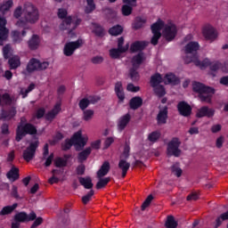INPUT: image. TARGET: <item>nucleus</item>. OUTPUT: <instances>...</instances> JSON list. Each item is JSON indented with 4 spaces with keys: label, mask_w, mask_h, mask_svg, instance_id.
<instances>
[{
    "label": "nucleus",
    "mask_w": 228,
    "mask_h": 228,
    "mask_svg": "<svg viewBox=\"0 0 228 228\" xmlns=\"http://www.w3.org/2000/svg\"><path fill=\"white\" fill-rule=\"evenodd\" d=\"M13 17L18 20L15 23L17 28H26L28 24H37L40 20V12L33 4L26 3L23 7L15 8Z\"/></svg>",
    "instance_id": "nucleus-1"
},
{
    "label": "nucleus",
    "mask_w": 228,
    "mask_h": 228,
    "mask_svg": "<svg viewBox=\"0 0 228 228\" xmlns=\"http://www.w3.org/2000/svg\"><path fill=\"white\" fill-rule=\"evenodd\" d=\"M161 29H163L162 37L167 42H172L177 36V27L175 24L172 22L165 24L162 20H159L151 26L153 37H151V42L152 45H158V40L161 38Z\"/></svg>",
    "instance_id": "nucleus-2"
},
{
    "label": "nucleus",
    "mask_w": 228,
    "mask_h": 228,
    "mask_svg": "<svg viewBox=\"0 0 228 228\" xmlns=\"http://www.w3.org/2000/svg\"><path fill=\"white\" fill-rule=\"evenodd\" d=\"M193 91L199 94V98L201 102L211 103V98L215 94V89L204 86L199 82H195L192 86Z\"/></svg>",
    "instance_id": "nucleus-3"
},
{
    "label": "nucleus",
    "mask_w": 228,
    "mask_h": 228,
    "mask_svg": "<svg viewBox=\"0 0 228 228\" xmlns=\"http://www.w3.org/2000/svg\"><path fill=\"white\" fill-rule=\"evenodd\" d=\"M26 134H37V127L31 123L18 126L16 130V142H20Z\"/></svg>",
    "instance_id": "nucleus-4"
},
{
    "label": "nucleus",
    "mask_w": 228,
    "mask_h": 228,
    "mask_svg": "<svg viewBox=\"0 0 228 228\" xmlns=\"http://www.w3.org/2000/svg\"><path fill=\"white\" fill-rule=\"evenodd\" d=\"M181 140L177 137H174L168 143L167 148V156H175V158H179L182 154L181 149Z\"/></svg>",
    "instance_id": "nucleus-5"
},
{
    "label": "nucleus",
    "mask_w": 228,
    "mask_h": 228,
    "mask_svg": "<svg viewBox=\"0 0 228 228\" xmlns=\"http://www.w3.org/2000/svg\"><path fill=\"white\" fill-rule=\"evenodd\" d=\"M50 62L43 61L37 59H31L27 65V72L31 74V72H35L36 70H46L49 69Z\"/></svg>",
    "instance_id": "nucleus-6"
},
{
    "label": "nucleus",
    "mask_w": 228,
    "mask_h": 228,
    "mask_svg": "<svg viewBox=\"0 0 228 228\" xmlns=\"http://www.w3.org/2000/svg\"><path fill=\"white\" fill-rule=\"evenodd\" d=\"M79 22L81 20L76 17H67L65 20H62L61 24L60 25V29L64 31L67 29L69 34L70 35L73 29H76L77 26H79Z\"/></svg>",
    "instance_id": "nucleus-7"
},
{
    "label": "nucleus",
    "mask_w": 228,
    "mask_h": 228,
    "mask_svg": "<svg viewBox=\"0 0 228 228\" xmlns=\"http://www.w3.org/2000/svg\"><path fill=\"white\" fill-rule=\"evenodd\" d=\"M83 39H77V41L68 42L64 45L63 54L64 56H72L77 49L83 47Z\"/></svg>",
    "instance_id": "nucleus-8"
},
{
    "label": "nucleus",
    "mask_w": 228,
    "mask_h": 228,
    "mask_svg": "<svg viewBox=\"0 0 228 228\" xmlns=\"http://www.w3.org/2000/svg\"><path fill=\"white\" fill-rule=\"evenodd\" d=\"M71 140L77 151H81V149H83L88 142V135L83 136L81 130H79L78 132L74 134Z\"/></svg>",
    "instance_id": "nucleus-9"
},
{
    "label": "nucleus",
    "mask_w": 228,
    "mask_h": 228,
    "mask_svg": "<svg viewBox=\"0 0 228 228\" xmlns=\"http://www.w3.org/2000/svg\"><path fill=\"white\" fill-rule=\"evenodd\" d=\"M38 148V141L31 142L29 146L23 151V159L25 161L29 162L33 158H35V152H37V149Z\"/></svg>",
    "instance_id": "nucleus-10"
},
{
    "label": "nucleus",
    "mask_w": 228,
    "mask_h": 228,
    "mask_svg": "<svg viewBox=\"0 0 228 228\" xmlns=\"http://www.w3.org/2000/svg\"><path fill=\"white\" fill-rule=\"evenodd\" d=\"M200 49V45L197 42H190L185 45V57L184 61H186V58H193L195 56L197 58V51Z\"/></svg>",
    "instance_id": "nucleus-11"
},
{
    "label": "nucleus",
    "mask_w": 228,
    "mask_h": 228,
    "mask_svg": "<svg viewBox=\"0 0 228 228\" xmlns=\"http://www.w3.org/2000/svg\"><path fill=\"white\" fill-rule=\"evenodd\" d=\"M6 18L0 16V45H4V42L8 40L10 30L6 28Z\"/></svg>",
    "instance_id": "nucleus-12"
},
{
    "label": "nucleus",
    "mask_w": 228,
    "mask_h": 228,
    "mask_svg": "<svg viewBox=\"0 0 228 228\" xmlns=\"http://www.w3.org/2000/svg\"><path fill=\"white\" fill-rule=\"evenodd\" d=\"M202 35L206 40H209L210 42H214V40H216V37H218V33L215 28L210 25H207L203 28Z\"/></svg>",
    "instance_id": "nucleus-13"
},
{
    "label": "nucleus",
    "mask_w": 228,
    "mask_h": 228,
    "mask_svg": "<svg viewBox=\"0 0 228 228\" xmlns=\"http://www.w3.org/2000/svg\"><path fill=\"white\" fill-rule=\"evenodd\" d=\"M37 218V214L35 212H31L28 215L26 212H20L14 216L15 222H20L24 224V222H33Z\"/></svg>",
    "instance_id": "nucleus-14"
},
{
    "label": "nucleus",
    "mask_w": 228,
    "mask_h": 228,
    "mask_svg": "<svg viewBox=\"0 0 228 228\" xmlns=\"http://www.w3.org/2000/svg\"><path fill=\"white\" fill-rule=\"evenodd\" d=\"M194 63L196 67H200V69H206L211 65V61L209 59H205L202 61H199L198 57L195 55L191 58H186L185 63Z\"/></svg>",
    "instance_id": "nucleus-15"
},
{
    "label": "nucleus",
    "mask_w": 228,
    "mask_h": 228,
    "mask_svg": "<svg viewBox=\"0 0 228 228\" xmlns=\"http://www.w3.org/2000/svg\"><path fill=\"white\" fill-rule=\"evenodd\" d=\"M196 117L198 118H202L204 117H208V118H211L215 117V110L208 106H203L197 110Z\"/></svg>",
    "instance_id": "nucleus-16"
},
{
    "label": "nucleus",
    "mask_w": 228,
    "mask_h": 228,
    "mask_svg": "<svg viewBox=\"0 0 228 228\" xmlns=\"http://www.w3.org/2000/svg\"><path fill=\"white\" fill-rule=\"evenodd\" d=\"M60 111H61V102H58L54 105V107L45 115L46 120H50V122H52V120H54V118H56Z\"/></svg>",
    "instance_id": "nucleus-17"
},
{
    "label": "nucleus",
    "mask_w": 228,
    "mask_h": 228,
    "mask_svg": "<svg viewBox=\"0 0 228 228\" xmlns=\"http://www.w3.org/2000/svg\"><path fill=\"white\" fill-rule=\"evenodd\" d=\"M123 3H125V5L122 6L123 15H131L133 12V6H136V0H123Z\"/></svg>",
    "instance_id": "nucleus-18"
},
{
    "label": "nucleus",
    "mask_w": 228,
    "mask_h": 228,
    "mask_svg": "<svg viewBox=\"0 0 228 228\" xmlns=\"http://www.w3.org/2000/svg\"><path fill=\"white\" fill-rule=\"evenodd\" d=\"M177 109L183 117H190L191 115V107L184 102L178 103Z\"/></svg>",
    "instance_id": "nucleus-19"
},
{
    "label": "nucleus",
    "mask_w": 228,
    "mask_h": 228,
    "mask_svg": "<svg viewBox=\"0 0 228 228\" xmlns=\"http://www.w3.org/2000/svg\"><path fill=\"white\" fill-rule=\"evenodd\" d=\"M131 167V164L127 162L124 159H120L118 164V170L121 171L122 177H126L127 175V170Z\"/></svg>",
    "instance_id": "nucleus-20"
},
{
    "label": "nucleus",
    "mask_w": 228,
    "mask_h": 228,
    "mask_svg": "<svg viewBox=\"0 0 228 228\" xmlns=\"http://www.w3.org/2000/svg\"><path fill=\"white\" fill-rule=\"evenodd\" d=\"M127 49H129V45H126L123 49L120 48H112L110 50V58H112L113 60H117L118 58H120V55L123 53H126V51H127Z\"/></svg>",
    "instance_id": "nucleus-21"
},
{
    "label": "nucleus",
    "mask_w": 228,
    "mask_h": 228,
    "mask_svg": "<svg viewBox=\"0 0 228 228\" xmlns=\"http://www.w3.org/2000/svg\"><path fill=\"white\" fill-rule=\"evenodd\" d=\"M15 102V98L10 96L9 94L5 93L0 94V106H11Z\"/></svg>",
    "instance_id": "nucleus-22"
},
{
    "label": "nucleus",
    "mask_w": 228,
    "mask_h": 228,
    "mask_svg": "<svg viewBox=\"0 0 228 228\" xmlns=\"http://www.w3.org/2000/svg\"><path fill=\"white\" fill-rule=\"evenodd\" d=\"M131 120V115L126 114L122 116L118 121V131H124Z\"/></svg>",
    "instance_id": "nucleus-23"
},
{
    "label": "nucleus",
    "mask_w": 228,
    "mask_h": 228,
    "mask_svg": "<svg viewBox=\"0 0 228 228\" xmlns=\"http://www.w3.org/2000/svg\"><path fill=\"white\" fill-rule=\"evenodd\" d=\"M28 45L31 51L37 50L40 47V37H38V35H33L28 41Z\"/></svg>",
    "instance_id": "nucleus-24"
},
{
    "label": "nucleus",
    "mask_w": 228,
    "mask_h": 228,
    "mask_svg": "<svg viewBox=\"0 0 228 228\" xmlns=\"http://www.w3.org/2000/svg\"><path fill=\"white\" fill-rule=\"evenodd\" d=\"M110 168H111L110 162L105 161L97 172L98 179H101V177H104V175H108V173L110 172Z\"/></svg>",
    "instance_id": "nucleus-25"
},
{
    "label": "nucleus",
    "mask_w": 228,
    "mask_h": 228,
    "mask_svg": "<svg viewBox=\"0 0 228 228\" xmlns=\"http://www.w3.org/2000/svg\"><path fill=\"white\" fill-rule=\"evenodd\" d=\"M115 92L119 99V102H124V100L126 99V94H124V87L122 86V82H118L115 85Z\"/></svg>",
    "instance_id": "nucleus-26"
},
{
    "label": "nucleus",
    "mask_w": 228,
    "mask_h": 228,
    "mask_svg": "<svg viewBox=\"0 0 228 228\" xmlns=\"http://www.w3.org/2000/svg\"><path fill=\"white\" fill-rule=\"evenodd\" d=\"M15 115H17L15 108L11 109L10 111L2 110L0 113V120H12Z\"/></svg>",
    "instance_id": "nucleus-27"
},
{
    "label": "nucleus",
    "mask_w": 228,
    "mask_h": 228,
    "mask_svg": "<svg viewBox=\"0 0 228 228\" xmlns=\"http://www.w3.org/2000/svg\"><path fill=\"white\" fill-rule=\"evenodd\" d=\"M149 45V43L145 41H137L135 43H133L130 49L132 53H137V51H143V49Z\"/></svg>",
    "instance_id": "nucleus-28"
},
{
    "label": "nucleus",
    "mask_w": 228,
    "mask_h": 228,
    "mask_svg": "<svg viewBox=\"0 0 228 228\" xmlns=\"http://www.w3.org/2000/svg\"><path fill=\"white\" fill-rule=\"evenodd\" d=\"M143 60H145L143 53H138L137 55H134L132 59L133 69H139L140 64L143 63Z\"/></svg>",
    "instance_id": "nucleus-29"
},
{
    "label": "nucleus",
    "mask_w": 228,
    "mask_h": 228,
    "mask_svg": "<svg viewBox=\"0 0 228 228\" xmlns=\"http://www.w3.org/2000/svg\"><path fill=\"white\" fill-rule=\"evenodd\" d=\"M7 179L12 181V183H15L17 179H19V168L12 167V169L6 175Z\"/></svg>",
    "instance_id": "nucleus-30"
},
{
    "label": "nucleus",
    "mask_w": 228,
    "mask_h": 228,
    "mask_svg": "<svg viewBox=\"0 0 228 228\" xmlns=\"http://www.w3.org/2000/svg\"><path fill=\"white\" fill-rule=\"evenodd\" d=\"M130 108L131 110H138L143 104V100L142 97L135 96L130 100Z\"/></svg>",
    "instance_id": "nucleus-31"
},
{
    "label": "nucleus",
    "mask_w": 228,
    "mask_h": 228,
    "mask_svg": "<svg viewBox=\"0 0 228 228\" xmlns=\"http://www.w3.org/2000/svg\"><path fill=\"white\" fill-rule=\"evenodd\" d=\"M167 118H168V110L165 108L157 116L158 124H167Z\"/></svg>",
    "instance_id": "nucleus-32"
},
{
    "label": "nucleus",
    "mask_w": 228,
    "mask_h": 228,
    "mask_svg": "<svg viewBox=\"0 0 228 228\" xmlns=\"http://www.w3.org/2000/svg\"><path fill=\"white\" fill-rule=\"evenodd\" d=\"M12 37L14 44H20V42H22V37H26V30H22L21 34L17 30H13L12 32Z\"/></svg>",
    "instance_id": "nucleus-33"
},
{
    "label": "nucleus",
    "mask_w": 228,
    "mask_h": 228,
    "mask_svg": "<svg viewBox=\"0 0 228 228\" xmlns=\"http://www.w3.org/2000/svg\"><path fill=\"white\" fill-rule=\"evenodd\" d=\"M8 63L11 69H19V67H20V57L14 55L9 59Z\"/></svg>",
    "instance_id": "nucleus-34"
},
{
    "label": "nucleus",
    "mask_w": 228,
    "mask_h": 228,
    "mask_svg": "<svg viewBox=\"0 0 228 228\" xmlns=\"http://www.w3.org/2000/svg\"><path fill=\"white\" fill-rule=\"evenodd\" d=\"M79 183L86 188V190H92L94 188V183H92V178L90 177H80Z\"/></svg>",
    "instance_id": "nucleus-35"
},
{
    "label": "nucleus",
    "mask_w": 228,
    "mask_h": 228,
    "mask_svg": "<svg viewBox=\"0 0 228 228\" xmlns=\"http://www.w3.org/2000/svg\"><path fill=\"white\" fill-rule=\"evenodd\" d=\"M163 81L165 85H177V83H179V80L177 79L175 75L172 73L166 75Z\"/></svg>",
    "instance_id": "nucleus-36"
},
{
    "label": "nucleus",
    "mask_w": 228,
    "mask_h": 228,
    "mask_svg": "<svg viewBox=\"0 0 228 228\" xmlns=\"http://www.w3.org/2000/svg\"><path fill=\"white\" fill-rule=\"evenodd\" d=\"M161 81H163V77H161L160 74H155L151 77V86L153 88H156L157 86H161V85H159V83H161Z\"/></svg>",
    "instance_id": "nucleus-37"
},
{
    "label": "nucleus",
    "mask_w": 228,
    "mask_h": 228,
    "mask_svg": "<svg viewBox=\"0 0 228 228\" xmlns=\"http://www.w3.org/2000/svg\"><path fill=\"white\" fill-rule=\"evenodd\" d=\"M17 206V203H14L12 206L4 207L0 211V216H4V215H11V213H13Z\"/></svg>",
    "instance_id": "nucleus-38"
},
{
    "label": "nucleus",
    "mask_w": 228,
    "mask_h": 228,
    "mask_svg": "<svg viewBox=\"0 0 228 228\" xmlns=\"http://www.w3.org/2000/svg\"><path fill=\"white\" fill-rule=\"evenodd\" d=\"M13 6V1L9 0L7 2H4V4H0V12L4 15L10 8Z\"/></svg>",
    "instance_id": "nucleus-39"
},
{
    "label": "nucleus",
    "mask_w": 228,
    "mask_h": 228,
    "mask_svg": "<svg viewBox=\"0 0 228 228\" xmlns=\"http://www.w3.org/2000/svg\"><path fill=\"white\" fill-rule=\"evenodd\" d=\"M110 181H111V178H110V177L99 178V181L96 183V190H101V189L104 188V186H106L108 184V183H110Z\"/></svg>",
    "instance_id": "nucleus-40"
},
{
    "label": "nucleus",
    "mask_w": 228,
    "mask_h": 228,
    "mask_svg": "<svg viewBox=\"0 0 228 228\" xmlns=\"http://www.w3.org/2000/svg\"><path fill=\"white\" fill-rule=\"evenodd\" d=\"M165 225L167 228H177V222L173 216H168Z\"/></svg>",
    "instance_id": "nucleus-41"
},
{
    "label": "nucleus",
    "mask_w": 228,
    "mask_h": 228,
    "mask_svg": "<svg viewBox=\"0 0 228 228\" xmlns=\"http://www.w3.org/2000/svg\"><path fill=\"white\" fill-rule=\"evenodd\" d=\"M123 31H124V28L118 25L112 27L109 30L110 35H112L113 37H118V35H121Z\"/></svg>",
    "instance_id": "nucleus-42"
},
{
    "label": "nucleus",
    "mask_w": 228,
    "mask_h": 228,
    "mask_svg": "<svg viewBox=\"0 0 228 228\" xmlns=\"http://www.w3.org/2000/svg\"><path fill=\"white\" fill-rule=\"evenodd\" d=\"M90 154H92V148L89 147L78 154L79 161L86 160V158H88V156H90Z\"/></svg>",
    "instance_id": "nucleus-43"
},
{
    "label": "nucleus",
    "mask_w": 228,
    "mask_h": 228,
    "mask_svg": "<svg viewBox=\"0 0 228 228\" xmlns=\"http://www.w3.org/2000/svg\"><path fill=\"white\" fill-rule=\"evenodd\" d=\"M33 90H35V84H30L27 89H20V95H22L23 99H26V97H28V94H29V92H33Z\"/></svg>",
    "instance_id": "nucleus-44"
},
{
    "label": "nucleus",
    "mask_w": 228,
    "mask_h": 228,
    "mask_svg": "<svg viewBox=\"0 0 228 228\" xmlns=\"http://www.w3.org/2000/svg\"><path fill=\"white\" fill-rule=\"evenodd\" d=\"M94 112L92 110H84L82 119H84L86 122H89V120L94 118Z\"/></svg>",
    "instance_id": "nucleus-45"
},
{
    "label": "nucleus",
    "mask_w": 228,
    "mask_h": 228,
    "mask_svg": "<svg viewBox=\"0 0 228 228\" xmlns=\"http://www.w3.org/2000/svg\"><path fill=\"white\" fill-rule=\"evenodd\" d=\"M171 172L174 175H176V177H181V175H183V169L179 167L178 164H175L171 167Z\"/></svg>",
    "instance_id": "nucleus-46"
},
{
    "label": "nucleus",
    "mask_w": 228,
    "mask_h": 228,
    "mask_svg": "<svg viewBox=\"0 0 228 228\" xmlns=\"http://www.w3.org/2000/svg\"><path fill=\"white\" fill-rule=\"evenodd\" d=\"M161 136V134L159 132H152L148 135L149 142H151V143H154L159 140V137Z\"/></svg>",
    "instance_id": "nucleus-47"
},
{
    "label": "nucleus",
    "mask_w": 228,
    "mask_h": 228,
    "mask_svg": "<svg viewBox=\"0 0 228 228\" xmlns=\"http://www.w3.org/2000/svg\"><path fill=\"white\" fill-rule=\"evenodd\" d=\"M136 68H132L129 72L130 78L132 81H138L140 79V74L136 71Z\"/></svg>",
    "instance_id": "nucleus-48"
},
{
    "label": "nucleus",
    "mask_w": 228,
    "mask_h": 228,
    "mask_svg": "<svg viewBox=\"0 0 228 228\" xmlns=\"http://www.w3.org/2000/svg\"><path fill=\"white\" fill-rule=\"evenodd\" d=\"M87 5L86 7V13H92L95 10V4L94 0H86Z\"/></svg>",
    "instance_id": "nucleus-49"
},
{
    "label": "nucleus",
    "mask_w": 228,
    "mask_h": 228,
    "mask_svg": "<svg viewBox=\"0 0 228 228\" xmlns=\"http://www.w3.org/2000/svg\"><path fill=\"white\" fill-rule=\"evenodd\" d=\"M154 199V197L152 195H149L147 197V199L144 200V202L142 203L141 208L142 211H145V209H147V208H149V206H151V202H152V200Z\"/></svg>",
    "instance_id": "nucleus-50"
},
{
    "label": "nucleus",
    "mask_w": 228,
    "mask_h": 228,
    "mask_svg": "<svg viewBox=\"0 0 228 228\" xmlns=\"http://www.w3.org/2000/svg\"><path fill=\"white\" fill-rule=\"evenodd\" d=\"M153 88L156 95H158L159 97H163V95L167 94V92H165V87H163V86H158L157 87Z\"/></svg>",
    "instance_id": "nucleus-51"
},
{
    "label": "nucleus",
    "mask_w": 228,
    "mask_h": 228,
    "mask_svg": "<svg viewBox=\"0 0 228 228\" xmlns=\"http://www.w3.org/2000/svg\"><path fill=\"white\" fill-rule=\"evenodd\" d=\"M94 191L91 190L86 196L82 197V202L83 204H87L92 200V197H94Z\"/></svg>",
    "instance_id": "nucleus-52"
},
{
    "label": "nucleus",
    "mask_w": 228,
    "mask_h": 228,
    "mask_svg": "<svg viewBox=\"0 0 228 228\" xmlns=\"http://www.w3.org/2000/svg\"><path fill=\"white\" fill-rule=\"evenodd\" d=\"M55 167H66L67 166V159H61V158H57L54 161Z\"/></svg>",
    "instance_id": "nucleus-53"
},
{
    "label": "nucleus",
    "mask_w": 228,
    "mask_h": 228,
    "mask_svg": "<svg viewBox=\"0 0 228 228\" xmlns=\"http://www.w3.org/2000/svg\"><path fill=\"white\" fill-rule=\"evenodd\" d=\"M90 105V100L88 99H82L80 102H79V108L80 110H86L88 108V106Z\"/></svg>",
    "instance_id": "nucleus-54"
},
{
    "label": "nucleus",
    "mask_w": 228,
    "mask_h": 228,
    "mask_svg": "<svg viewBox=\"0 0 228 228\" xmlns=\"http://www.w3.org/2000/svg\"><path fill=\"white\" fill-rule=\"evenodd\" d=\"M91 61L94 65H101L104 61V58L102 56H94L91 59Z\"/></svg>",
    "instance_id": "nucleus-55"
},
{
    "label": "nucleus",
    "mask_w": 228,
    "mask_h": 228,
    "mask_svg": "<svg viewBox=\"0 0 228 228\" xmlns=\"http://www.w3.org/2000/svg\"><path fill=\"white\" fill-rule=\"evenodd\" d=\"M10 51H12V47L10 46V45H6L3 48L4 58H5V60H8V58H10Z\"/></svg>",
    "instance_id": "nucleus-56"
},
{
    "label": "nucleus",
    "mask_w": 228,
    "mask_h": 228,
    "mask_svg": "<svg viewBox=\"0 0 228 228\" xmlns=\"http://www.w3.org/2000/svg\"><path fill=\"white\" fill-rule=\"evenodd\" d=\"M94 33H95L97 37H102V35H104V29L102 28V27L97 25L94 29Z\"/></svg>",
    "instance_id": "nucleus-57"
},
{
    "label": "nucleus",
    "mask_w": 228,
    "mask_h": 228,
    "mask_svg": "<svg viewBox=\"0 0 228 228\" xmlns=\"http://www.w3.org/2000/svg\"><path fill=\"white\" fill-rule=\"evenodd\" d=\"M72 145H74L72 139L66 140V142L62 144V149H63V151H69V149H70V147H72Z\"/></svg>",
    "instance_id": "nucleus-58"
},
{
    "label": "nucleus",
    "mask_w": 228,
    "mask_h": 228,
    "mask_svg": "<svg viewBox=\"0 0 228 228\" xmlns=\"http://www.w3.org/2000/svg\"><path fill=\"white\" fill-rule=\"evenodd\" d=\"M219 69H222V64L220 62H214L210 64V70H212V72H216Z\"/></svg>",
    "instance_id": "nucleus-59"
},
{
    "label": "nucleus",
    "mask_w": 228,
    "mask_h": 228,
    "mask_svg": "<svg viewBox=\"0 0 228 228\" xmlns=\"http://www.w3.org/2000/svg\"><path fill=\"white\" fill-rule=\"evenodd\" d=\"M126 90L128 92H134V93L140 92V86H134V85L133 84H128L126 86Z\"/></svg>",
    "instance_id": "nucleus-60"
},
{
    "label": "nucleus",
    "mask_w": 228,
    "mask_h": 228,
    "mask_svg": "<svg viewBox=\"0 0 228 228\" xmlns=\"http://www.w3.org/2000/svg\"><path fill=\"white\" fill-rule=\"evenodd\" d=\"M43 223L44 219L42 217L35 218V222L33 223L30 228H37L38 227V225H42Z\"/></svg>",
    "instance_id": "nucleus-61"
},
{
    "label": "nucleus",
    "mask_w": 228,
    "mask_h": 228,
    "mask_svg": "<svg viewBox=\"0 0 228 228\" xmlns=\"http://www.w3.org/2000/svg\"><path fill=\"white\" fill-rule=\"evenodd\" d=\"M187 200L191 202L193 200H199V194L197 192H192L187 196Z\"/></svg>",
    "instance_id": "nucleus-62"
},
{
    "label": "nucleus",
    "mask_w": 228,
    "mask_h": 228,
    "mask_svg": "<svg viewBox=\"0 0 228 228\" xmlns=\"http://www.w3.org/2000/svg\"><path fill=\"white\" fill-rule=\"evenodd\" d=\"M54 159V154L51 153L45 162V167H51V164L53 163V160Z\"/></svg>",
    "instance_id": "nucleus-63"
},
{
    "label": "nucleus",
    "mask_w": 228,
    "mask_h": 228,
    "mask_svg": "<svg viewBox=\"0 0 228 228\" xmlns=\"http://www.w3.org/2000/svg\"><path fill=\"white\" fill-rule=\"evenodd\" d=\"M113 142H115V139H113V137H108L104 142V149H109Z\"/></svg>",
    "instance_id": "nucleus-64"
}]
</instances>
